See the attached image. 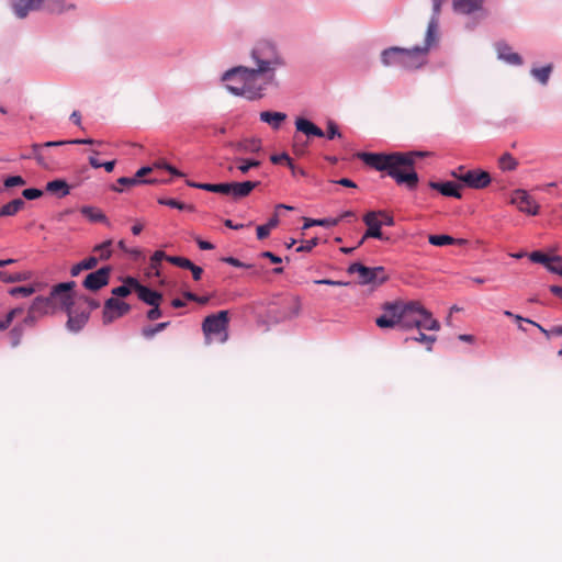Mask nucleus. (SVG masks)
<instances>
[{"label":"nucleus","mask_w":562,"mask_h":562,"mask_svg":"<svg viewBox=\"0 0 562 562\" xmlns=\"http://www.w3.org/2000/svg\"><path fill=\"white\" fill-rule=\"evenodd\" d=\"M429 151L409 150L393 153H359L358 157L367 166L378 171H384L398 186H405L413 191L417 188L419 176L415 170V160L429 156Z\"/></svg>","instance_id":"obj_1"},{"label":"nucleus","mask_w":562,"mask_h":562,"mask_svg":"<svg viewBox=\"0 0 562 562\" xmlns=\"http://www.w3.org/2000/svg\"><path fill=\"white\" fill-rule=\"evenodd\" d=\"M249 56L254 69L265 79L266 86L277 85V71L286 67V59L277 43L271 40H260L255 43Z\"/></svg>","instance_id":"obj_2"},{"label":"nucleus","mask_w":562,"mask_h":562,"mask_svg":"<svg viewBox=\"0 0 562 562\" xmlns=\"http://www.w3.org/2000/svg\"><path fill=\"white\" fill-rule=\"evenodd\" d=\"M259 75L254 67L236 66L222 75V81H238L239 85H226V89L236 97H244L248 101H257L265 97L266 83H257Z\"/></svg>","instance_id":"obj_3"},{"label":"nucleus","mask_w":562,"mask_h":562,"mask_svg":"<svg viewBox=\"0 0 562 562\" xmlns=\"http://www.w3.org/2000/svg\"><path fill=\"white\" fill-rule=\"evenodd\" d=\"M431 46H428L427 43L423 46L416 45L412 48H403L398 46H391L381 52L380 59L384 67H413L412 60L417 56H425Z\"/></svg>","instance_id":"obj_4"},{"label":"nucleus","mask_w":562,"mask_h":562,"mask_svg":"<svg viewBox=\"0 0 562 562\" xmlns=\"http://www.w3.org/2000/svg\"><path fill=\"white\" fill-rule=\"evenodd\" d=\"M349 274L358 273V283L360 285L379 286L389 280L385 268L382 266L367 267L361 262H353L347 268Z\"/></svg>","instance_id":"obj_5"},{"label":"nucleus","mask_w":562,"mask_h":562,"mask_svg":"<svg viewBox=\"0 0 562 562\" xmlns=\"http://www.w3.org/2000/svg\"><path fill=\"white\" fill-rule=\"evenodd\" d=\"M76 286L75 281H66L55 284L49 292V301L53 306V311L61 310L65 313L69 312L75 305V293Z\"/></svg>","instance_id":"obj_6"},{"label":"nucleus","mask_w":562,"mask_h":562,"mask_svg":"<svg viewBox=\"0 0 562 562\" xmlns=\"http://www.w3.org/2000/svg\"><path fill=\"white\" fill-rule=\"evenodd\" d=\"M228 311H220L215 314L207 315L202 323V330L205 336H217L223 334L221 341L224 342L228 338Z\"/></svg>","instance_id":"obj_7"},{"label":"nucleus","mask_w":562,"mask_h":562,"mask_svg":"<svg viewBox=\"0 0 562 562\" xmlns=\"http://www.w3.org/2000/svg\"><path fill=\"white\" fill-rule=\"evenodd\" d=\"M260 184L259 181H243V182H220L214 183L213 193L229 195L234 200H240L248 196L254 189Z\"/></svg>","instance_id":"obj_8"},{"label":"nucleus","mask_w":562,"mask_h":562,"mask_svg":"<svg viewBox=\"0 0 562 562\" xmlns=\"http://www.w3.org/2000/svg\"><path fill=\"white\" fill-rule=\"evenodd\" d=\"M131 305L115 297L105 300L102 311V322L104 325L111 324L116 318L126 315L131 311Z\"/></svg>","instance_id":"obj_9"},{"label":"nucleus","mask_w":562,"mask_h":562,"mask_svg":"<svg viewBox=\"0 0 562 562\" xmlns=\"http://www.w3.org/2000/svg\"><path fill=\"white\" fill-rule=\"evenodd\" d=\"M451 176L472 189H483L491 182L490 173L484 170L472 169L462 175H457L456 171H452Z\"/></svg>","instance_id":"obj_10"},{"label":"nucleus","mask_w":562,"mask_h":562,"mask_svg":"<svg viewBox=\"0 0 562 562\" xmlns=\"http://www.w3.org/2000/svg\"><path fill=\"white\" fill-rule=\"evenodd\" d=\"M111 272V266H103L88 273L82 281V286L89 291H99L109 284Z\"/></svg>","instance_id":"obj_11"},{"label":"nucleus","mask_w":562,"mask_h":562,"mask_svg":"<svg viewBox=\"0 0 562 562\" xmlns=\"http://www.w3.org/2000/svg\"><path fill=\"white\" fill-rule=\"evenodd\" d=\"M510 203L517 209L528 215H537L539 212V205L533 201L529 193L524 189H516L512 193Z\"/></svg>","instance_id":"obj_12"},{"label":"nucleus","mask_w":562,"mask_h":562,"mask_svg":"<svg viewBox=\"0 0 562 562\" xmlns=\"http://www.w3.org/2000/svg\"><path fill=\"white\" fill-rule=\"evenodd\" d=\"M431 2L432 12L427 25L425 42L428 46L434 47L438 43L439 15L441 12L442 0H431Z\"/></svg>","instance_id":"obj_13"},{"label":"nucleus","mask_w":562,"mask_h":562,"mask_svg":"<svg viewBox=\"0 0 562 562\" xmlns=\"http://www.w3.org/2000/svg\"><path fill=\"white\" fill-rule=\"evenodd\" d=\"M383 314L375 319V324L380 328H394L401 321L400 313L394 302H386L382 306Z\"/></svg>","instance_id":"obj_14"},{"label":"nucleus","mask_w":562,"mask_h":562,"mask_svg":"<svg viewBox=\"0 0 562 562\" xmlns=\"http://www.w3.org/2000/svg\"><path fill=\"white\" fill-rule=\"evenodd\" d=\"M376 211H370L363 216V222L368 226L364 238H375L379 240H387L389 238L382 233V222L378 218Z\"/></svg>","instance_id":"obj_15"},{"label":"nucleus","mask_w":562,"mask_h":562,"mask_svg":"<svg viewBox=\"0 0 562 562\" xmlns=\"http://www.w3.org/2000/svg\"><path fill=\"white\" fill-rule=\"evenodd\" d=\"M45 0H11L10 7L18 19H24L31 11L42 9Z\"/></svg>","instance_id":"obj_16"},{"label":"nucleus","mask_w":562,"mask_h":562,"mask_svg":"<svg viewBox=\"0 0 562 562\" xmlns=\"http://www.w3.org/2000/svg\"><path fill=\"white\" fill-rule=\"evenodd\" d=\"M138 299L147 305H156L162 300V294L151 288L142 284L138 280H130Z\"/></svg>","instance_id":"obj_17"},{"label":"nucleus","mask_w":562,"mask_h":562,"mask_svg":"<svg viewBox=\"0 0 562 562\" xmlns=\"http://www.w3.org/2000/svg\"><path fill=\"white\" fill-rule=\"evenodd\" d=\"M486 0H451L452 10L462 15H471L477 12H484Z\"/></svg>","instance_id":"obj_18"},{"label":"nucleus","mask_w":562,"mask_h":562,"mask_svg":"<svg viewBox=\"0 0 562 562\" xmlns=\"http://www.w3.org/2000/svg\"><path fill=\"white\" fill-rule=\"evenodd\" d=\"M66 314L68 316L66 328L71 333H79L90 318L89 311L77 312L74 307L69 312H66Z\"/></svg>","instance_id":"obj_19"},{"label":"nucleus","mask_w":562,"mask_h":562,"mask_svg":"<svg viewBox=\"0 0 562 562\" xmlns=\"http://www.w3.org/2000/svg\"><path fill=\"white\" fill-rule=\"evenodd\" d=\"M294 125L296 132L304 134L307 138L325 137V132L319 126H317L313 121L306 117H296Z\"/></svg>","instance_id":"obj_20"},{"label":"nucleus","mask_w":562,"mask_h":562,"mask_svg":"<svg viewBox=\"0 0 562 562\" xmlns=\"http://www.w3.org/2000/svg\"><path fill=\"white\" fill-rule=\"evenodd\" d=\"M429 188L438 191L443 196L461 199L460 186L453 181H430Z\"/></svg>","instance_id":"obj_21"},{"label":"nucleus","mask_w":562,"mask_h":562,"mask_svg":"<svg viewBox=\"0 0 562 562\" xmlns=\"http://www.w3.org/2000/svg\"><path fill=\"white\" fill-rule=\"evenodd\" d=\"M496 50L498 59L506 64L514 66H521L524 64L522 57L518 53L512 52L510 46L504 42L496 44Z\"/></svg>","instance_id":"obj_22"},{"label":"nucleus","mask_w":562,"mask_h":562,"mask_svg":"<svg viewBox=\"0 0 562 562\" xmlns=\"http://www.w3.org/2000/svg\"><path fill=\"white\" fill-rule=\"evenodd\" d=\"M31 157H33L36 162L44 168H49L56 161L55 158L46 151V148L40 144L32 145V155L26 156V158Z\"/></svg>","instance_id":"obj_23"},{"label":"nucleus","mask_w":562,"mask_h":562,"mask_svg":"<svg viewBox=\"0 0 562 562\" xmlns=\"http://www.w3.org/2000/svg\"><path fill=\"white\" fill-rule=\"evenodd\" d=\"M286 117V113L277 111H262L259 114L260 121L270 125L274 131H278L281 127Z\"/></svg>","instance_id":"obj_24"},{"label":"nucleus","mask_w":562,"mask_h":562,"mask_svg":"<svg viewBox=\"0 0 562 562\" xmlns=\"http://www.w3.org/2000/svg\"><path fill=\"white\" fill-rule=\"evenodd\" d=\"M394 304H396L401 317L414 314H418L419 316H422V314L426 310L418 301H394Z\"/></svg>","instance_id":"obj_25"},{"label":"nucleus","mask_w":562,"mask_h":562,"mask_svg":"<svg viewBox=\"0 0 562 562\" xmlns=\"http://www.w3.org/2000/svg\"><path fill=\"white\" fill-rule=\"evenodd\" d=\"M29 310L37 316H44L49 313H54L49 297L42 295H38L33 300Z\"/></svg>","instance_id":"obj_26"},{"label":"nucleus","mask_w":562,"mask_h":562,"mask_svg":"<svg viewBox=\"0 0 562 562\" xmlns=\"http://www.w3.org/2000/svg\"><path fill=\"white\" fill-rule=\"evenodd\" d=\"M553 64H547L541 67H532L530 76L541 86L546 87L549 83L550 77L553 72Z\"/></svg>","instance_id":"obj_27"},{"label":"nucleus","mask_w":562,"mask_h":562,"mask_svg":"<svg viewBox=\"0 0 562 562\" xmlns=\"http://www.w3.org/2000/svg\"><path fill=\"white\" fill-rule=\"evenodd\" d=\"M44 10L53 14H61L69 10H75L76 5L71 2H66L65 0H45L42 5Z\"/></svg>","instance_id":"obj_28"},{"label":"nucleus","mask_w":562,"mask_h":562,"mask_svg":"<svg viewBox=\"0 0 562 562\" xmlns=\"http://www.w3.org/2000/svg\"><path fill=\"white\" fill-rule=\"evenodd\" d=\"M299 312H300V305L297 302H292L288 306L282 307V310H280V311H277L272 307L269 310V314L271 316L273 314H276L274 319L277 322L293 318L299 315Z\"/></svg>","instance_id":"obj_29"},{"label":"nucleus","mask_w":562,"mask_h":562,"mask_svg":"<svg viewBox=\"0 0 562 562\" xmlns=\"http://www.w3.org/2000/svg\"><path fill=\"white\" fill-rule=\"evenodd\" d=\"M428 241L430 245L438 246V247H442V246H447V245H454V244H457V245L467 244L465 239H462V238L457 239L447 234L429 235Z\"/></svg>","instance_id":"obj_30"},{"label":"nucleus","mask_w":562,"mask_h":562,"mask_svg":"<svg viewBox=\"0 0 562 562\" xmlns=\"http://www.w3.org/2000/svg\"><path fill=\"white\" fill-rule=\"evenodd\" d=\"M46 191L64 198L70 193V187L64 179H55L46 183Z\"/></svg>","instance_id":"obj_31"},{"label":"nucleus","mask_w":562,"mask_h":562,"mask_svg":"<svg viewBox=\"0 0 562 562\" xmlns=\"http://www.w3.org/2000/svg\"><path fill=\"white\" fill-rule=\"evenodd\" d=\"M80 212L90 222H93V223L100 222V223H104L109 227L111 226V224H110L108 217L105 216V214H103L101 211L97 210L93 206L85 205V206L81 207Z\"/></svg>","instance_id":"obj_32"},{"label":"nucleus","mask_w":562,"mask_h":562,"mask_svg":"<svg viewBox=\"0 0 562 562\" xmlns=\"http://www.w3.org/2000/svg\"><path fill=\"white\" fill-rule=\"evenodd\" d=\"M235 150L241 153H257L261 149V144L259 139H245L237 143H229Z\"/></svg>","instance_id":"obj_33"},{"label":"nucleus","mask_w":562,"mask_h":562,"mask_svg":"<svg viewBox=\"0 0 562 562\" xmlns=\"http://www.w3.org/2000/svg\"><path fill=\"white\" fill-rule=\"evenodd\" d=\"M99 259L94 256H90L81 260L80 262L74 265L70 268V276L77 277L80 272L85 270H92L98 266Z\"/></svg>","instance_id":"obj_34"},{"label":"nucleus","mask_w":562,"mask_h":562,"mask_svg":"<svg viewBox=\"0 0 562 562\" xmlns=\"http://www.w3.org/2000/svg\"><path fill=\"white\" fill-rule=\"evenodd\" d=\"M32 274L30 271H23V272H8V271H0V280L4 283H15V282H22L31 279Z\"/></svg>","instance_id":"obj_35"},{"label":"nucleus","mask_w":562,"mask_h":562,"mask_svg":"<svg viewBox=\"0 0 562 562\" xmlns=\"http://www.w3.org/2000/svg\"><path fill=\"white\" fill-rule=\"evenodd\" d=\"M25 205V202L18 198V199H14L12 201H10L9 203L4 204L1 209H0V217H4V216H13L15 215L20 210H22Z\"/></svg>","instance_id":"obj_36"},{"label":"nucleus","mask_w":562,"mask_h":562,"mask_svg":"<svg viewBox=\"0 0 562 562\" xmlns=\"http://www.w3.org/2000/svg\"><path fill=\"white\" fill-rule=\"evenodd\" d=\"M419 321V329L425 330H439L440 329V323L435 319L431 315V313L428 310H425V312L422 314Z\"/></svg>","instance_id":"obj_37"},{"label":"nucleus","mask_w":562,"mask_h":562,"mask_svg":"<svg viewBox=\"0 0 562 562\" xmlns=\"http://www.w3.org/2000/svg\"><path fill=\"white\" fill-rule=\"evenodd\" d=\"M339 223V218L325 217V218H304L302 229H308L313 226L333 227Z\"/></svg>","instance_id":"obj_38"},{"label":"nucleus","mask_w":562,"mask_h":562,"mask_svg":"<svg viewBox=\"0 0 562 562\" xmlns=\"http://www.w3.org/2000/svg\"><path fill=\"white\" fill-rule=\"evenodd\" d=\"M529 259L535 262V263H541L546 268L549 266L550 262L552 261H555V262H560L562 261V257L560 256H553V257H549L547 255H544L542 251L540 250H535L532 251L531 254H529Z\"/></svg>","instance_id":"obj_39"},{"label":"nucleus","mask_w":562,"mask_h":562,"mask_svg":"<svg viewBox=\"0 0 562 562\" xmlns=\"http://www.w3.org/2000/svg\"><path fill=\"white\" fill-rule=\"evenodd\" d=\"M130 280L137 279L134 277H126L122 285L112 289L111 293L115 296V299L126 297L132 293V291H134V285L130 283Z\"/></svg>","instance_id":"obj_40"},{"label":"nucleus","mask_w":562,"mask_h":562,"mask_svg":"<svg viewBox=\"0 0 562 562\" xmlns=\"http://www.w3.org/2000/svg\"><path fill=\"white\" fill-rule=\"evenodd\" d=\"M235 161L238 164L236 168L243 175L248 173L251 168H258L261 166V161L258 159H254V158L237 157V158H235Z\"/></svg>","instance_id":"obj_41"},{"label":"nucleus","mask_w":562,"mask_h":562,"mask_svg":"<svg viewBox=\"0 0 562 562\" xmlns=\"http://www.w3.org/2000/svg\"><path fill=\"white\" fill-rule=\"evenodd\" d=\"M170 325V322L157 323L154 326H146L142 328V335L145 339H153L156 334L165 330Z\"/></svg>","instance_id":"obj_42"},{"label":"nucleus","mask_w":562,"mask_h":562,"mask_svg":"<svg viewBox=\"0 0 562 562\" xmlns=\"http://www.w3.org/2000/svg\"><path fill=\"white\" fill-rule=\"evenodd\" d=\"M158 203L160 205H166V206H169L172 209H177L179 211H193V209H194L192 205L186 204L176 199L159 198Z\"/></svg>","instance_id":"obj_43"},{"label":"nucleus","mask_w":562,"mask_h":562,"mask_svg":"<svg viewBox=\"0 0 562 562\" xmlns=\"http://www.w3.org/2000/svg\"><path fill=\"white\" fill-rule=\"evenodd\" d=\"M408 340H414V341H417V342L425 344L427 351H431L432 350V345L437 340V337L434 336V335H426V334L419 331L417 336L407 337L405 339V341H408Z\"/></svg>","instance_id":"obj_44"},{"label":"nucleus","mask_w":562,"mask_h":562,"mask_svg":"<svg viewBox=\"0 0 562 562\" xmlns=\"http://www.w3.org/2000/svg\"><path fill=\"white\" fill-rule=\"evenodd\" d=\"M111 246H112L111 239H108V240L94 246L93 251L99 252V255H100L98 258L99 260H108L111 258V256H112Z\"/></svg>","instance_id":"obj_45"},{"label":"nucleus","mask_w":562,"mask_h":562,"mask_svg":"<svg viewBox=\"0 0 562 562\" xmlns=\"http://www.w3.org/2000/svg\"><path fill=\"white\" fill-rule=\"evenodd\" d=\"M270 161L274 165L285 162L289 169L291 170L292 175L295 176V165L291 157L286 153L281 154H273L270 156Z\"/></svg>","instance_id":"obj_46"},{"label":"nucleus","mask_w":562,"mask_h":562,"mask_svg":"<svg viewBox=\"0 0 562 562\" xmlns=\"http://www.w3.org/2000/svg\"><path fill=\"white\" fill-rule=\"evenodd\" d=\"M498 164L503 171H512L516 169L518 161L509 153H505L501 156Z\"/></svg>","instance_id":"obj_47"},{"label":"nucleus","mask_w":562,"mask_h":562,"mask_svg":"<svg viewBox=\"0 0 562 562\" xmlns=\"http://www.w3.org/2000/svg\"><path fill=\"white\" fill-rule=\"evenodd\" d=\"M23 334H24L23 324H16L9 331L10 342L13 348H15L20 345Z\"/></svg>","instance_id":"obj_48"},{"label":"nucleus","mask_w":562,"mask_h":562,"mask_svg":"<svg viewBox=\"0 0 562 562\" xmlns=\"http://www.w3.org/2000/svg\"><path fill=\"white\" fill-rule=\"evenodd\" d=\"M155 179H135V177H121L117 179V183L125 187H132L143 183H156Z\"/></svg>","instance_id":"obj_49"},{"label":"nucleus","mask_w":562,"mask_h":562,"mask_svg":"<svg viewBox=\"0 0 562 562\" xmlns=\"http://www.w3.org/2000/svg\"><path fill=\"white\" fill-rule=\"evenodd\" d=\"M412 316L413 315L401 317V321H398L397 326L403 330H408L415 327L419 329L418 318Z\"/></svg>","instance_id":"obj_50"},{"label":"nucleus","mask_w":562,"mask_h":562,"mask_svg":"<svg viewBox=\"0 0 562 562\" xmlns=\"http://www.w3.org/2000/svg\"><path fill=\"white\" fill-rule=\"evenodd\" d=\"M35 292V288L32 285L14 286L9 290V294L12 296L27 297Z\"/></svg>","instance_id":"obj_51"},{"label":"nucleus","mask_w":562,"mask_h":562,"mask_svg":"<svg viewBox=\"0 0 562 562\" xmlns=\"http://www.w3.org/2000/svg\"><path fill=\"white\" fill-rule=\"evenodd\" d=\"M167 261L182 269H188L192 266V261L190 259L180 256H170L167 258Z\"/></svg>","instance_id":"obj_52"},{"label":"nucleus","mask_w":562,"mask_h":562,"mask_svg":"<svg viewBox=\"0 0 562 562\" xmlns=\"http://www.w3.org/2000/svg\"><path fill=\"white\" fill-rule=\"evenodd\" d=\"M170 256L169 255H166L165 251L162 250H156L151 257H150V268L154 269V270H158V267L161 262V260H167V258H169Z\"/></svg>","instance_id":"obj_53"},{"label":"nucleus","mask_w":562,"mask_h":562,"mask_svg":"<svg viewBox=\"0 0 562 562\" xmlns=\"http://www.w3.org/2000/svg\"><path fill=\"white\" fill-rule=\"evenodd\" d=\"M325 136L328 139L340 138L342 136L338 125L331 120L327 122V132L325 133Z\"/></svg>","instance_id":"obj_54"},{"label":"nucleus","mask_w":562,"mask_h":562,"mask_svg":"<svg viewBox=\"0 0 562 562\" xmlns=\"http://www.w3.org/2000/svg\"><path fill=\"white\" fill-rule=\"evenodd\" d=\"M26 183L22 176H9L4 179L3 184L5 188H13L24 186Z\"/></svg>","instance_id":"obj_55"},{"label":"nucleus","mask_w":562,"mask_h":562,"mask_svg":"<svg viewBox=\"0 0 562 562\" xmlns=\"http://www.w3.org/2000/svg\"><path fill=\"white\" fill-rule=\"evenodd\" d=\"M183 296L188 300V301H191V302H196L201 305H204L206 303H209L210 301V296L209 295H203V296H200L191 291H186L183 293Z\"/></svg>","instance_id":"obj_56"},{"label":"nucleus","mask_w":562,"mask_h":562,"mask_svg":"<svg viewBox=\"0 0 562 562\" xmlns=\"http://www.w3.org/2000/svg\"><path fill=\"white\" fill-rule=\"evenodd\" d=\"M318 243H319V239L317 237H313V238L306 240L304 244L296 247L295 251L296 252H308L314 247H316L318 245Z\"/></svg>","instance_id":"obj_57"},{"label":"nucleus","mask_w":562,"mask_h":562,"mask_svg":"<svg viewBox=\"0 0 562 562\" xmlns=\"http://www.w3.org/2000/svg\"><path fill=\"white\" fill-rule=\"evenodd\" d=\"M43 195V191L37 188H27L22 191V196L26 200H36Z\"/></svg>","instance_id":"obj_58"},{"label":"nucleus","mask_w":562,"mask_h":562,"mask_svg":"<svg viewBox=\"0 0 562 562\" xmlns=\"http://www.w3.org/2000/svg\"><path fill=\"white\" fill-rule=\"evenodd\" d=\"M221 260L223 262L231 265L233 267H236V268H251L252 267L251 265L245 263V262L240 261L239 259L232 257V256L223 257Z\"/></svg>","instance_id":"obj_59"},{"label":"nucleus","mask_w":562,"mask_h":562,"mask_svg":"<svg viewBox=\"0 0 562 562\" xmlns=\"http://www.w3.org/2000/svg\"><path fill=\"white\" fill-rule=\"evenodd\" d=\"M160 303H156V305H150L151 308L147 311L146 317L149 321H156L162 316V312L159 307Z\"/></svg>","instance_id":"obj_60"},{"label":"nucleus","mask_w":562,"mask_h":562,"mask_svg":"<svg viewBox=\"0 0 562 562\" xmlns=\"http://www.w3.org/2000/svg\"><path fill=\"white\" fill-rule=\"evenodd\" d=\"M315 284H324L330 286H348L350 282L347 281H336L331 279H319L314 281Z\"/></svg>","instance_id":"obj_61"},{"label":"nucleus","mask_w":562,"mask_h":562,"mask_svg":"<svg viewBox=\"0 0 562 562\" xmlns=\"http://www.w3.org/2000/svg\"><path fill=\"white\" fill-rule=\"evenodd\" d=\"M158 167L166 169L169 173H171L175 177H184V173L178 170L176 167L168 162L159 164Z\"/></svg>","instance_id":"obj_62"},{"label":"nucleus","mask_w":562,"mask_h":562,"mask_svg":"<svg viewBox=\"0 0 562 562\" xmlns=\"http://www.w3.org/2000/svg\"><path fill=\"white\" fill-rule=\"evenodd\" d=\"M260 257L269 259L272 263L279 265L282 262V258L277 256L276 254L266 250L260 254Z\"/></svg>","instance_id":"obj_63"},{"label":"nucleus","mask_w":562,"mask_h":562,"mask_svg":"<svg viewBox=\"0 0 562 562\" xmlns=\"http://www.w3.org/2000/svg\"><path fill=\"white\" fill-rule=\"evenodd\" d=\"M191 271L194 281H199L202 278L203 269L192 262V266L188 268Z\"/></svg>","instance_id":"obj_64"}]
</instances>
